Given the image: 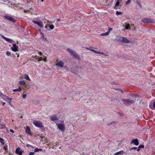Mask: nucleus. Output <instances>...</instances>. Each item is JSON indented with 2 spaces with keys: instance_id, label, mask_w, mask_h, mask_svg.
Returning <instances> with one entry per match:
<instances>
[{
  "instance_id": "f257e3e1",
  "label": "nucleus",
  "mask_w": 155,
  "mask_h": 155,
  "mask_svg": "<svg viewBox=\"0 0 155 155\" xmlns=\"http://www.w3.org/2000/svg\"><path fill=\"white\" fill-rule=\"evenodd\" d=\"M67 50L70 54L74 58H76L78 59H80V58L75 51L69 48H68Z\"/></svg>"
},
{
  "instance_id": "f03ea898",
  "label": "nucleus",
  "mask_w": 155,
  "mask_h": 155,
  "mask_svg": "<svg viewBox=\"0 0 155 155\" xmlns=\"http://www.w3.org/2000/svg\"><path fill=\"white\" fill-rule=\"evenodd\" d=\"M121 101L124 102V104L126 105H129L133 103L134 100H131V98L130 99H121Z\"/></svg>"
},
{
  "instance_id": "7ed1b4c3",
  "label": "nucleus",
  "mask_w": 155,
  "mask_h": 155,
  "mask_svg": "<svg viewBox=\"0 0 155 155\" xmlns=\"http://www.w3.org/2000/svg\"><path fill=\"white\" fill-rule=\"evenodd\" d=\"M142 22L145 23H153L155 22V20L150 18H144L141 19Z\"/></svg>"
},
{
  "instance_id": "20e7f679",
  "label": "nucleus",
  "mask_w": 155,
  "mask_h": 155,
  "mask_svg": "<svg viewBox=\"0 0 155 155\" xmlns=\"http://www.w3.org/2000/svg\"><path fill=\"white\" fill-rule=\"evenodd\" d=\"M33 123L35 126L41 128L44 127L42 123L39 121L34 120Z\"/></svg>"
},
{
  "instance_id": "39448f33",
  "label": "nucleus",
  "mask_w": 155,
  "mask_h": 155,
  "mask_svg": "<svg viewBox=\"0 0 155 155\" xmlns=\"http://www.w3.org/2000/svg\"><path fill=\"white\" fill-rule=\"evenodd\" d=\"M132 97V98L131 100H134V102L133 103H136L140 99L139 98V95L136 94L133 95Z\"/></svg>"
},
{
  "instance_id": "423d86ee",
  "label": "nucleus",
  "mask_w": 155,
  "mask_h": 155,
  "mask_svg": "<svg viewBox=\"0 0 155 155\" xmlns=\"http://www.w3.org/2000/svg\"><path fill=\"white\" fill-rule=\"evenodd\" d=\"M24 152V151L21 150L19 147L17 148L15 151V153L16 154L19 155H22V153Z\"/></svg>"
},
{
  "instance_id": "0eeeda50",
  "label": "nucleus",
  "mask_w": 155,
  "mask_h": 155,
  "mask_svg": "<svg viewBox=\"0 0 155 155\" xmlns=\"http://www.w3.org/2000/svg\"><path fill=\"white\" fill-rule=\"evenodd\" d=\"M32 22L40 26L41 28H43L44 27L43 23L41 21H33Z\"/></svg>"
},
{
  "instance_id": "6e6552de",
  "label": "nucleus",
  "mask_w": 155,
  "mask_h": 155,
  "mask_svg": "<svg viewBox=\"0 0 155 155\" xmlns=\"http://www.w3.org/2000/svg\"><path fill=\"white\" fill-rule=\"evenodd\" d=\"M64 63L62 61H60L58 63L55 64V65L58 66L59 68H63Z\"/></svg>"
},
{
  "instance_id": "1a4fd4ad",
  "label": "nucleus",
  "mask_w": 155,
  "mask_h": 155,
  "mask_svg": "<svg viewBox=\"0 0 155 155\" xmlns=\"http://www.w3.org/2000/svg\"><path fill=\"white\" fill-rule=\"evenodd\" d=\"M11 49L12 51L14 52H16L18 50V47L15 44H13V47H12Z\"/></svg>"
},
{
  "instance_id": "9d476101",
  "label": "nucleus",
  "mask_w": 155,
  "mask_h": 155,
  "mask_svg": "<svg viewBox=\"0 0 155 155\" xmlns=\"http://www.w3.org/2000/svg\"><path fill=\"white\" fill-rule=\"evenodd\" d=\"M58 128L61 131H63L65 129L64 125L62 124H59L58 125Z\"/></svg>"
},
{
  "instance_id": "9b49d317",
  "label": "nucleus",
  "mask_w": 155,
  "mask_h": 155,
  "mask_svg": "<svg viewBox=\"0 0 155 155\" xmlns=\"http://www.w3.org/2000/svg\"><path fill=\"white\" fill-rule=\"evenodd\" d=\"M2 37L5 39L6 41L9 42L10 43H12L13 42V41L12 40L10 39V38H7L5 36H4L3 35H1Z\"/></svg>"
},
{
  "instance_id": "f8f14e48",
  "label": "nucleus",
  "mask_w": 155,
  "mask_h": 155,
  "mask_svg": "<svg viewBox=\"0 0 155 155\" xmlns=\"http://www.w3.org/2000/svg\"><path fill=\"white\" fill-rule=\"evenodd\" d=\"M26 132L28 135H29L30 136H31L32 135V133L31 132L30 129H29L28 126L26 127Z\"/></svg>"
},
{
  "instance_id": "ddd939ff",
  "label": "nucleus",
  "mask_w": 155,
  "mask_h": 155,
  "mask_svg": "<svg viewBox=\"0 0 155 155\" xmlns=\"http://www.w3.org/2000/svg\"><path fill=\"white\" fill-rule=\"evenodd\" d=\"M5 18L7 19L10 21H12L13 22H15L16 21L15 20L11 17L8 16H7L5 17Z\"/></svg>"
},
{
  "instance_id": "4468645a",
  "label": "nucleus",
  "mask_w": 155,
  "mask_h": 155,
  "mask_svg": "<svg viewBox=\"0 0 155 155\" xmlns=\"http://www.w3.org/2000/svg\"><path fill=\"white\" fill-rule=\"evenodd\" d=\"M52 121H54L58 120V119L57 117L55 115L52 116L50 117Z\"/></svg>"
},
{
  "instance_id": "2eb2a0df",
  "label": "nucleus",
  "mask_w": 155,
  "mask_h": 155,
  "mask_svg": "<svg viewBox=\"0 0 155 155\" xmlns=\"http://www.w3.org/2000/svg\"><path fill=\"white\" fill-rule=\"evenodd\" d=\"M131 143H134L136 145H138L139 144L138 140L137 139H133L132 140Z\"/></svg>"
},
{
  "instance_id": "dca6fc26",
  "label": "nucleus",
  "mask_w": 155,
  "mask_h": 155,
  "mask_svg": "<svg viewBox=\"0 0 155 155\" xmlns=\"http://www.w3.org/2000/svg\"><path fill=\"white\" fill-rule=\"evenodd\" d=\"M130 42V41L126 38L123 37L122 43H128Z\"/></svg>"
},
{
  "instance_id": "f3484780",
  "label": "nucleus",
  "mask_w": 155,
  "mask_h": 155,
  "mask_svg": "<svg viewBox=\"0 0 155 155\" xmlns=\"http://www.w3.org/2000/svg\"><path fill=\"white\" fill-rule=\"evenodd\" d=\"M90 50L96 53H97L98 54H103V53L102 52H100V51H97V50H94L93 49H90Z\"/></svg>"
},
{
  "instance_id": "a211bd4d",
  "label": "nucleus",
  "mask_w": 155,
  "mask_h": 155,
  "mask_svg": "<svg viewBox=\"0 0 155 155\" xmlns=\"http://www.w3.org/2000/svg\"><path fill=\"white\" fill-rule=\"evenodd\" d=\"M123 37H121L120 36H118L116 38V40L118 41L122 42Z\"/></svg>"
},
{
  "instance_id": "6ab92c4d",
  "label": "nucleus",
  "mask_w": 155,
  "mask_h": 155,
  "mask_svg": "<svg viewBox=\"0 0 155 155\" xmlns=\"http://www.w3.org/2000/svg\"><path fill=\"white\" fill-rule=\"evenodd\" d=\"M124 153L123 150H121L118 152H117L114 154V155H118L119 154H123Z\"/></svg>"
},
{
  "instance_id": "aec40b11",
  "label": "nucleus",
  "mask_w": 155,
  "mask_h": 155,
  "mask_svg": "<svg viewBox=\"0 0 155 155\" xmlns=\"http://www.w3.org/2000/svg\"><path fill=\"white\" fill-rule=\"evenodd\" d=\"M21 88L20 87H19L18 88L13 90V91L14 92H16V91L20 92V91H21Z\"/></svg>"
},
{
  "instance_id": "412c9836",
  "label": "nucleus",
  "mask_w": 155,
  "mask_h": 155,
  "mask_svg": "<svg viewBox=\"0 0 155 155\" xmlns=\"http://www.w3.org/2000/svg\"><path fill=\"white\" fill-rule=\"evenodd\" d=\"M126 25H127L125 26V28L126 29H130V25L129 24L126 23Z\"/></svg>"
},
{
  "instance_id": "4be33fe9",
  "label": "nucleus",
  "mask_w": 155,
  "mask_h": 155,
  "mask_svg": "<svg viewBox=\"0 0 155 155\" xmlns=\"http://www.w3.org/2000/svg\"><path fill=\"white\" fill-rule=\"evenodd\" d=\"M19 83L20 84L22 85H25L26 84V83L25 81H20Z\"/></svg>"
},
{
  "instance_id": "5701e85b",
  "label": "nucleus",
  "mask_w": 155,
  "mask_h": 155,
  "mask_svg": "<svg viewBox=\"0 0 155 155\" xmlns=\"http://www.w3.org/2000/svg\"><path fill=\"white\" fill-rule=\"evenodd\" d=\"M109 34V32H107L105 33H103L101 34V36H107Z\"/></svg>"
},
{
  "instance_id": "b1692460",
  "label": "nucleus",
  "mask_w": 155,
  "mask_h": 155,
  "mask_svg": "<svg viewBox=\"0 0 155 155\" xmlns=\"http://www.w3.org/2000/svg\"><path fill=\"white\" fill-rule=\"evenodd\" d=\"M25 78L27 80L30 81V79L29 76L27 75H25Z\"/></svg>"
},
{
  "instance_id": "393cba45",
  "label": "nucleus",
  "mask_w": 155,
  "mask_h": 155,
  "mask_svg": "<svg viewBox=\"0 0 155 155\" xmlns=\"http://www.w3.org/2000/svg\"><path fill=\"white\" fill-rule=\"evenodd\" d=\"M41 34L42 35V37H43V38L47 41V38L45 36L44 34L42 33L41 32Z\"/></svg>"
},
{
  "instance_id": "a878e982",
  "label": "nucleus",
  "mask_w": 155,
  "mask_h": 155,
  "mask_svg": "<svg viewBox=\"0 0 155 155\" xmlns=\"http://www.w3.org/2000/svg\"><path fill=\"white\" fill-rule=\"evenodd\" d=\"M7 101L8 103H9V104H10L12 102V98H8L7 99Z\"/></svg>"
},
{
  "instance_id": "bb28decb",
  "label": "nucleus",
  "mask_w": 155,
  "mask_h": 155,
  "mask_svg": "<svg viewBox=\"0 0 155 155\" xmlns=\"http://www.w3.org/2000/svg\"><path fill=\"white\" fill-rule=\"evenodd\" d=\"M0 142L3 145L4 144V140L2 138L0 137Z\"/></svg>"
},
{
  "instance_id": "cd10ccee",
  "label": "nucleus",
  "mask_w": 155,
  "mask_h": 155,
  "mask_svg": "<svg viewBox=\"0 0 155 155\" xmlns=\"http://www.w3.org/2000/svg\"><path fill=\"white\" fill-rule=\"evenodd\" d=\"M136 3L139 6L140 8H141L142 7V5H141L140 3L138 1H136Z\"/></svg>"
},
{
  "instance_id": "c85d7f7f",
  "label": "nucleus",
  "mask_w": 155,
  "mask_h": 155,
  "mask_svg": "<svg viewBox=\"0 0 155 155\" xmlns=\"http://www.w3.org/2000/svg\"><path fill=\"white\" fill-rule=\"evenodd\" d=\"M46 57L45 58H44V59H43L42 57H40V58H38V61H39L42 60L45 61L46 60Z\"/></svg>"
},
{
  "instance_id": "c756f323",
  "label": "nucleus",
  "mask_w": 155,
  "mask_h": 155,
  "mask_svg": "<svg viewBox=\"0 0 155 155\" xmlns=\"http://www.w3.org/2000/svg\"><path fill=\"white\" fill-rule=\"evenodd\" d=\"M119 3H120L119 1V0H118L117 2H116V4L115 5V7H117L119 5Z\"/></svg>"
},
{
  "instance_id": "7c9ffc66",
  "label": "nucleus",
  "mask_w": 155,
  "mask_h": 155,
  "mask_svg": "<svg viewBox=\"0 0 155 155\" xmlns=\"http://www.w3.org/2000/svg\"><path fill=\"white\" fill-rule=\"evenodd\" d=\"M54 28V26L53 25H50V26H49V28H50V29H53Z\"/></svg>"
},
{
  "instance_id": "2f4dec72",
  "label": "nucleus",
  "mask_w": 155,
  "mask_h": 155,
  "mask_svg": "<svg viewBox=\"0 0 155 155\" xmlns=\"http://www.w3.org/2000/svg\"><path fill=\"white\" fill-rule=\"evenodd\" d=\"M137 149V147H134L132 148H129V150H134V149Z\"/></svg>"
},
{
  "instance_id": "473e14b6",
  "label": "nucleus",
  "mask_w": 155,
  "mask_h": 155,
  "mask_svg": "<svg viewBox=\"0 0 155 155\" xmlns=\"http://www.w3.org/2000/svg\"><path fill=\"white\" fill-rule=\"evenodd\" d=\"M6 54L8 56H10L11 55V53L9 51H8L6 53Z\"/></svg>"
},
{
  "instance_id": "72a5a7b5",
  "label": "nucleus",
  "mask_w": 155,
  "mask_h": 155,
  "mask_svg": "<svg viewBox=\"0 0 155 155\" xmlns=\"http://www.w3.org/2000/svg\"><path fill=\"white\" fill-rule=\"evenodd\" d=\"M122 14V13L121 12H118V11H117L116 12V14L117 15H120Z\"/></svg>"
},
{
  "instance_id": "f704fd0d",
  "label": "nucleus",
  "mask_w": 155,
  "mask_h": 155,
  "mask_svg": "<svg viewBox=\"0 0 155 155\" xmlns=\"http://www.w3.org/2000/svg\"><path fill=\"white\" fill-rule=\"evenodd\" d=\"M139 148H143L144 147V146L143 145H140L138 147Z\"/></svg>"
},
{
  "instance_id": "c9c22d12",
  "label": "nucleus",
  "mask_w": 155,
  "mask_h": 155,
  "mask_svg": "<svg viewBox=\"0 0 155 155\" xmlns=\"http://www.w3.org/2000/svg\"><path fill=\"white\" fill-rule=\"evenodd\" d=\"M39 151L38 149V148H36L34 150V152H38Z\"/></svg>"
},
{
  "instance_id": "e433bc0d",
  "label": "nucleus",
  "mask_w": 155,
  "mask_h": 155,
  "mask_svg": "<svg viewBox=\"0 0 155 155\" xmlns=\"http://www.w3.org/2000/svg\"><path fill=\"white\" fill-rule=\"evenodd\" d=\"M27 96V95L26 94H23L22 95V97L24 99H25Z\"/></svg>"
},
{
  "instance_id": "4c0bfd02",
  "label": "nucleus",
  "mask_w": 155,
  "mask_h": 155,
  "mask_svg": "<svg viewBox=\"0 0 155 155\" xmlns=\"http://www.w3.org/2000/svg\"><path fill=\"white\" fill-rule=\"evenodd\" d=\"M4 149L5 150H7V146L6 145H5L4 147Z\"/></svg>"
},
{
  "instance_id": "58836bf2",
  "label": "nucleus",
  "mask_w": 155,
  "mask_h": 155,
  "mask_svg": "<svg viewBox=\"0 0 155 155\" xmlns=\"http://www.w3.org/2000/svg\"><path fill=\"white\" fill-rule=\"evenodd\" d=\"M26 146L27 147H31V148H34V147L32 146L31 145L29 144H28L26 145Z\"/></svg>"
},
{
  "instance_id": "ea45409f",
  "label": "nucleus",
  "mask_w": 155,
  "mask_h": 155,
  "mask_svg": "<svg viewBox=\"0 0 155 155\" xmlns=\"http://www.w3.org/2000/svg\"><path fill=\"white\" fill-rule=\"evenodd\" d=\"M131 0H128L126 2V4H129Z\"/></svg>"
},
{
  "instance_id": "a19ab883",
  "label": "nucleus",
  "mask_w": 155,
  "mask_h": 155,
  "mask_svg": "<svg viewBox=\"0 0 155 155\" xmlns=\"http://www.w3.org/2000/svg\"><path fill=\"white\" fill-rule=\"evenodd\" d=\"M112 28L109 27L108 28V31L107 32H109V33L110 31H111V30H112Z\"/></svg>"
},
{
  "instance_id": "79ce46f5",
  "label": "nucleus",
  "mask_w": 155,
  "mask_h": 155,
  "mask_svg": "<svg viewBox=\"0 0 155 155\" xmlns=\"http://www.w3.org/2000/svg\"><path fill=\"white\" fill-rule=\"evenodd\" d=\"M34 154H35L34 152H31L29 153V155H33Z\"/></svg>"
},
{
  "instance_id": "37998d69",
  "label": "nucleus",
  "mask_w": 155,
  "mask_h": 155,
  "mask_svg": "<svg viewBox=\"0 0 155 155\" xmlns=\"http://www.w3.org/2000/svg\"><path fill=\"white\" fill-rule=\"evenodd\" d=\"M119 90L120 91L121 93H124V92H123V90H121V89H119Z\"/></svg>"
},
{
  "instance_id": "c03bdc74",
  "label": "nucleus",
  "mask_w": 155,
  "mask_h": 155,
  "mask_svg": "<svg viewBox=\"0 0 155 155\" xmlns=\"http://www.w3.org/2000/svg\"><path fill=\"white\" fill-rule=\"evenodd\" d=\"M10 131L11 132H12V133H14V132L12 130L10 129Z\"/></svg>"
},
{
  "instance_id": "a18cd8bd",
  "label": "nucleus",
  "mask_w": 155,
  "mask_h": 155,
  "mask_svg": "<svg viewBox=\"0 0 155 155\" xmlns=\"http://www.w3.org/2000/svg\"><path fill=\"white\" fill-rule=\"evenodd\" d=\"M140 148H139V147H138V148L137 149V151H139L140 150Z\"/></svg>"
},
{
  "instance_id": "49530a36",
  "label": "nucleus",
  "mask_w": 155,
  "mask_h": 155,
  "mask_svg": "<svg viewBox=\"0 0 155 155\" xmlns=\"http://www.w3.org/2000/svg\"><path fill=\"white\" fill-rule=\"evenodd\" d=\"M153 107L155 108V101L153 104Z\"/></svg>"
},
{
  "instance_id": "de8ad7c7",
  "label": "nucleus",
  "mask_w": 155,
  "mask_h": 155,
  "mask_svg": "<svg viewBox=\"0 0 155 155\" xmlns=\"http://www.w3.org/2000/svg\"><path fill=\"white\" fill-rule=\"evenodd\" d=\"M39 54H40V55H42V53L41 52H39Z\"/></svg>"
},
{
  "instance_id": "09e8293b",
  "label": "nucleus",
  "mask_w": 155,
  "mask_h": 155,
  "mask_svg": "<svg viewBox=\"0 0 155 155\" xmlns=\"http://www.w3.org/2000/svg\"><path fill=\"white\" fill-rule=\"evenodd\" d=\"M24 12L25 13H26V12H28V11L27 10H25Z\"/></svg>"
},
{
  "instance_id": "8fccbe9b",
  "label": "nucleus",
  "mask_w": 155,
  "mask_h": 155,
  "mask_svg": "<svg viewBox=\"0 0 155 155\" xmlns=\"http://www.w3.org/2000/svg\"><path fill=\"white\" fill-rule=\"evenodd\" d=\"M38 150H39V151H42V149L41 148L38 149Z\"/></svg>"
},
{
  "instance_id": "3c124183",
  "label": "nucleus",
  "mask_w": 155,
  "mask_h": 155,
  "mask_svg": "<svg viewBox=\"0 0 155 155\" xmlns=\"http://www.w3.org/2000/svg\"><path fill=\"white\" fill-rule=\"evenodd\" d=\"M86 48V49H88V50H90V49H89V48H87V47Z\"/></svg>"
},
{
  "instance_id": "603ef678",
  "label": "nucleus",
  "mask_w": 155,
  "mask_h": 155,
  "mask_svg": "<svg viewBox=\"0 0 155 155\" xmlns=\"http://www.w3.org/2000/svg\"><path fill=\"white\" fill-rule=\"evenodd\" d=\"M60 21V19H57V21Z\"/></svg>"
},
{
  "instance_id": "864d4df0",
  "label": "nucleus",
  "mask_w": 155,
  "mask_h": 155,
  "mask_svg": "<svg viewBox=\"0 0 155 155\" xmlns=\"http://www.w3.org/2000/svg\"><path fill=\"white\" fill-rule=\"evenodd\" d=\"M5 104V102H4L3 103V106H4Z\"/></svg>"
},
{
  "instance_id": "5fc2aeb1",
  "label": "nucleus",
  "mask_w": 155,
  "mask_h": 155,
  "mask_svg": "<svg viewBox=\"0 0 155 155\" xmlns=\"http://www.w3.org/2000/svg\"><path fill=\"white\" fill-rule=\"evenodd\" d=\"M27 11H28V12H30V10L29 9V10H27Z\"/></svg>"
},
{
  "instance_id": "6e6d98bb",
  "label": "nucleus",
  "mask_w": 155,
  "mask_h": 155,
  "mask_svg": "<svg viewBox=\"0 0 155 155\" xmlns=\"http://www.w3.org/2000/svg\"><path fill=\"white\" fill-rule=\"evenodd\" d=\"M41 1L42 2H43L44 0H41Z\"/></svg>"
},
{
  "instance_id": "4d7b16f0",
  "label": "nucleus",
  "mask_w": 155,
  "mask_h": 155,
  "mask_svg": "<svg viewBox=\"0 0 155 155\" xmlns=\"http://www.w3.org/2000/svg\"><path fill=\"white\" fill-rule=\"evenodd\" d=\"M56 145H58V143H56Z\"/></svg>"
},
{
  "instance_id": "13d9d810",
  "label": "nucleus",
  "mask_w": 155,
  "mask_h": 155,
  "mask_svg": "<svg viewBox=\"0 0 155 155\" xmlns=\"http://www.w3.org/2000/svg\"><path fill=\"white\" fill-rule=\"evenodd\" d=\"M39 30L40 32L41 31V29H39Z\"/></svg>"
},
{
  "instance_id": "bf43d9fd",
  "label": "nucleus",
  "mask_w": 155,
  "mask_h": 155,
  "mask_svg": "<svg viewBox=\"0 0 155 155\" xmlns=\"http://www.w3.org/2000/svg\"><path fill=\"white\" fill-rule=\"evenodd\" d=\"M2 95L0 93V96H1Z\"/></svg>"
},
{
  "instance_id": "052dcab7",
  "label": "nucleus",
  "mask_w": 155,
  "mask_h": 155,
  "mask_svg": "<svg viewBox=\"0 0 155 155\" xmlns=\"http://www.w3.org/2000/svg\"><path fill=\"white\" fill-rule=\"evenodd\" d=\"M17 57H19V55H18Z\"/></svg>"
},
{
  "instance_id": "680f3d73",
  "label": "nucleus",
  "mask_w": 155,
  "mask_h": 155,
  "mask_svg": "<svg viewBox=\"0 0 155 155\" xmlns=\"http://www.w3.org/2000/svg\"><path fill=\"white\" fill-rule=\"evenodd\" d=\"M45 28H47V26H45Z\"/></svg>"
},
{
  "instance_id": "e2e57ef3",
  "label": "nucleus",
  "mask_w": 155,
  "mask_h": 155,
  "mask_svg": "<svg viewBox=\"0 0 155 155\" xmlns=\"http://www.w3.org/2000/svg\"><path fill=\"white\" fill-rule=\"evenodd\" d=\"M22 117V116H21V117Z\"/></svg>"
},
{
  "instance_id": "0e129e2a",
  "label": "nucleus",
  "mask_w": 155,
  "mask_h": 155,
  "mask_svg": "<svg viewBox=\"0 0 155 155\" xmlns=\"http://www.w3.org/2000/svg\"><path fill=\"white\" fill-rule=\"evenodd\" d=\"M30 9H31V8H30Z\"/></svg>"
},
{
  "instance_id": "69168bd1",
  "label": "nucleus",
  "mask_w": 155,
  "mask_h": 155,
  "mask_svg": "<svg viewBox=\"0 0 155 155\" xmlns=\"http://www.w3.org/2000/svg\"><path fill=\"white\" fill-rule=\"evenodd\" d=\"M136 29V28H134V30H135Z\"/></svg>"
},
{
  "instance_id": "338daca9",
  "label": "nucleus",
  "mask_w": 155,
  "mask_h": 155,
  "mask_svg": "<svg viewBox=\"0 0 155 155\" xmlns=\"http://www.w3.org/2000/svg\"><path fill=\"white\" fill-rule=\"evenodd\" d=\"M106 1H107V0H105Z\"/></svg>"
}]
</instances>
